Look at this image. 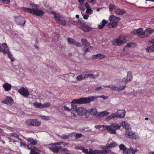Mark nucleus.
Here are the masks:
<instances>
[{"label":"nucleus","instance_id":"6e6552de","mask_svg":"<svg viewBox=\"0 0 154 154\" xmlns=\"http://www.w3.org/2000/svg\"><path fill=\"white\" fill-rule=\"evenodd\" d=\"M103 86L105 88H109L112 91H123L126 87L125 85H123L122 86H120V87L113 86L112 85H107L106 86Z\"/></svg>","mask_w":154,"mask_h":154},{"label":"nucleus","instance_id":"423d86ee","mask_svg":"<svg viewBox=\"0 0 154 154\" xmlns=\"http://www.w3.org/2000/svg\"><path fill=\"white\" fill-rule=\"evenodd\" d=\"M25 124L28 126H40L41 124V122L38 121L36 119H28L25 122Z\"/></svg>","mask_w":154,"mask_h":154},{"label":"nucleus","instance_id":"a18cd8bd","mask_svg":"<svg viewBox=\"0 0 154 154\" xmlns=\"http://www.w3.org/2000/svg\"><path fill=\"white\" fill-rule=\"evenodd\" d=\"M98 76H99L98 74L94 75L93 74H90L89 77H90L91 78L95 79V78L97 77H98Z\"/></svg>","mask_w":154,"mask_h":154},{"label":"nucleus","instance_id":"b1692460","mask_svg":"<svg viewBox=\"0 0 154 154\" xmlns=\"http://www.w3.org/2000/svg\"><path fill=\"white\" fill-rule=\"evenodd\" d=\"M100 150L98 149L95 150V152L96 154H106L109 152V150L106 149H102Z\"/></svg>","mask_w":154,"mask_h":154},{"label":"nucleus","instance_id":"4d7b16f0","mask_svg":"<svg viewBox=\"0 0 154 154\" xmlns=\"http://www.w3.org/2000/svg\"><path fill=\"white\" fill-rule=\"evenodd\" d=\"M110 115L111 116V118L112 119H114L116 117V113H112Z\"/></svg>","mask_w":154,"mask_h":154},{"label":"nucleus","instance_id":"cd10ccee","mask_svg":"<svg viewBox=\"0 0 154 154\" xmlns=\"http://www.w3.org/2000/svg\"><path fill=\"white\" fill-rule=\"evenodd\" d=\"M81 42L83 44V45L85 46H86L90 45V44L88 42L87 40L85 38H83L81 39Z\"/></svg>","mask_w":154,"mask_h":154},{"label":"nucleus","instance_id":"8fccbe9b","mask_svg":"<svg viewBox=\"0 0 154 154\" xmlns=\"http://www.w3.org/2000/svg\"><path fill=\"white\" fill-rule=\"evenodd\" d=\"M112 21V22H111V23L112 27L113 28L116 27L118 25V24L117 23L113 21Z\"/></svg>","mask_w":154,"mask_h":154},{"label":"nucleus","instance_id":"864d4df0","mask_svg":"<svg viewBox=\"0 0 154 154\" xmlns=\"http://www.w3.org/2000/svg\"><path fill=\"white\" fill-rule=\"evenodd\" d=\"M120 20V18L119 17H117L113 21L115 22H116L118 24L119 21Z\"/></svg>","mask_w":154,"mask_h":154},{"label":"nucleus","instance_id":"79ce46f5","mask_svg":"<svg viewBox=\"0 0 154 154\" xmlns=\"http://www.w3.org/2000/svg\"><path fill=\"white\" fill-rule=\"evenodd\" d=\"M119 148L122 150L124 151L125 149H126V146L123 144H121L119 146Z\"/></svg>","mask_w":154,"mask_h":154},{"label":"nucleus","instance_id":"4be33fe9","mask_svg":"<svg viewBox=\"0 0 154 154\" xmlns=\"http://www.w3.org/2000/svg\"><path fill=\"white\" fill-rule=\"evenodd\" d=\"M5 91H10L11 88V85L8 83H4L2 85Z\"/></svg>","mask_w":154,"mask_h":154},{"label":"nucleus","instance_id":"0e129e2a","mask_svg":"<svg viewBox=\"0 0 154 154\" xmlns=\"http://www.w3.org/2000/svg\"><path fill=\"white\" fill-rule=\"evenodd\" d=\"M93 58L94 59H96L98 58V54L96 55H94L92 56Z\"/></svg>","mask_w":154,"mask_h":154},{"label":"nucleus","instance_id":"680f3d73","mask_svg":"<svg viewBox=\"0 0 154 154\" xmlns=\"http://www.w3.org/2000/svg\"><path fill=\"white\" fill-rule=\"evenodd\" d=\"M112 25L111 22L110 21L107 24V26L109 28H111L112 27Z\"/></svg>","mask_w":154,"mask_h":154},{"label":"nucleus","instance_id":"c756f323","mask_svg":"<svg viewBox=\"0 0 154 154\" xmlns=\"http://www.w3.org/2000/svg\"><path fill=\"white\" fill-rule=\"evenodd\" d=\"M90 114L92 115L97 116V110L96 108H93L91 109L90 110Z\"/></svg>","mask_w":154,"mask_h":154},{"label":"nucleus","instance_id":"3c124183","mask_svg":"<svg viewBox=\"0 0 154 154\" xmlns=\"http://www.w3.org/2000/svg\"><path fill=\"white\" fill-rule=\"evenodd\" d=\"M89 154H96V152H95V150H93L92 149L90 148L89 149Z\"/></svg>","mask_w":154,"mask_h":154},{"label":"nucleus","instance_id":"ea45409f","mask_svg":"<svg viewBox=\"0 0 154 154\" xmlns=\"http://www.w3.org/2000/svg\"><path fill=\"white\" fill-rule=\"evenodd\" d=\"M93 10L90 8H87V10L86 11V13L88 14H93Z\"/></svg>","mask_w":154,"mask_h":154},{"label":"nucleus","instance_id":"5fc2aeb1","mask_svg":"<svg viewBox=\"0 0 154 154\" xmlns=\"http://www.w3.org/2000/svg\"><path fill=\"white\" fill-rule=\"evenodd\" d=\"M31 154H38V153L34 149H31L30 152Z\"/></svg>","mask_w":154,"mask_h":154},{"label":"nucleus","instance_id":"4468645a","mask_svg":"<svg viewBox=\"0 0 154 154\" xmlns=\"http://www.w3.org/2000/svg\"><path fill=\"white\" fill-rule=\"evenodd\" d=\"M3 53L4 54H7L8 57L10 59L11 62H13L15 60V58L14 57L13 55L11 53V51L10 50V49L8 48H6L4 51H3Z\"/></svg>","mask_w":154,"mask_h":154},{"label":"nucleus","instance_id":"ddd939ff","mask_svg":"<svg viewBox=\"0 0 154 154\" xmlns=\"http://www.w3.org/2000/svg\"><path fill=\"white\" fill-rule=\"evenodd\" d=\"M67 40L69 44L74 45L77 47H82V45L81 44L77 42L72 38H67Z\"/></svg>","mask_w":154,"mask_h":154},{"label":"nucleus","instance_id":"37998d69","mask_svg":"<svg viewBox=\"0 0 154 154\" xmlns=\"http://www.w3.org/2000/svg\"><path fill=\"white\" fill-rule=\"evenodd\" d=\"M130 150L132 154H135L137 150L135 149H134L132 147H131L130 148Z\"/></svg>","mask_w":154,"mask_h":154},{"label":"nucleus","instance_id":"58836bf2","mask_svg":"<svg viewBox=\"0 0 154 154\" xmlns=\"http://www.w3.org/2000/svg\"><path fill=\"white\" fill-rule=\"evenodd\" d=\"M80 99H74L72 101V103H73L74 104H81L80 101Z\"/></svg>","mask_w":154,"mask_h":154},{"label":"nucleus","instance_id":"f704fd0d","mask_svg":"<svg viewBox=\"0 0 154 154\" xmlns=\"http://www.w3.org/2000/svg\"><path fill=\"white\" fill-rule=\"evenodd\" d=\"M89 46H86L83 48V50L85 52L83 53V55H85L87 52H89L90 51L89 49Z\"/></svg>","mask_w":154,"mask_h":154},{"label":"nucleus","instance_id":"473e14b6","mask_svg":"<svg viewBox=\"0 0 154 154\" xmlns=\"http://www.w3.org/2000/svg\"><path fill=\"white\" fill-rule=\"evenodd\" d=\"M70 134L68 135H66L65 134H63L62 135H59V137L63 139H69L70 137Z\"/></svg>","mask_w":154,"mask_h":154},{"label":"nucleus","instance_id":"09e8293b","mask_svg":"<svg viewBox=\"0 0 154 154\" xmlns=\"http://www.w3.org/2000/svg\"><path fill=\"white\" fill-rule=\"evenodd\" d=\"M123 152L125 154H130V152L129 151V149H127L126 148V149H125V150L123 151Z\"/></svg>","mask_w":154,"mask_h":154},{"label":"nucleus","instance_id":"393cba45","mask_svg":"<svg viewBox=\"0 0 154 154\" xmlns=\"http://www.w3.org/2000/svg\"><path fill=\"white\" fill-rule=\"evenodd\" d=\"M115 12L117 14L122 15L124 13H126V12L124 9H117L115 10Z\"/></svg>","mask_w":154,"mask_h":154},{"label":"nucleus","instance_id":"f03ea898","mask_svg":"<svg viewBox=\"0 0 154 154\" xmlns=\"http://www.w3.org/2000/svg\"><path fill=\"white\" fill-rule=\"evenodd\" d=\"M29 7L32 8L22 7V9L25 12L32 13L33 15L38 16H42L44 14V12L43 11L37 9V6L35 4L31 3L29 5Z\"/></svg>","mask_w":154,"mask_h":154},{"label":"nucleus","instance_id":"603ef678","mask_svg":"<svg viewBox=\"0 0 154 154\" xmlns=\"http://www.w3.org/2000/svg\"><path fill=\"white\" fill-rule=\"evenodd\" d=\"M11 136H12L13 137H15L16 138H17L18 139H19V136L18 135V134H17L16 133H11Z\"/></svg>","mask_w":154,"mask_h":154},{"label":"nucleus","instance_id":"774afa93","mask_svg":"<svg viewBox=\"0 0 154 154\" xmlns=\"http://www.w3.org/2000/svg\"><path fill=\"white\" fill-rule=\"evenodd\" d=\"M42 118L43 119L45 120H48L49 118V117H46L44 116H42Z\"/></svg>","mask_w":154,"mask_h":154},{"label":"nucleus","instance_id":"6ab92c4d","mask_svg":"<svg viewBox=\"0 0 154 154\" xmlns=\"http://www.w3.org/2000/svg\"><path fill=\"white\" fill-rule=\"evenodd\" d=\"M86 110L84 108L80 107L76 109L75 111H76L78 115L82 116L85 115Z\"/></svg>","mask_w":154,"mask_h":154},{"label":"nucleus","instance_id":"6e6d98bb","mask_svg":"<svg viewBox=\"0 0 154 154\" xmlns=\"http://www.w3.org/2000/svg\"><path fill=\"white\" fill-rule=\"evenodd\" d=\"M83 147L82 146H76L75 147V149H76L78 150H82V149H83Z\"/></svg>","mask_w":154,"mask_h":154},{"label":"nucleus","instance_id":"20e7f679","mask_svg":"<svg viewBox=\"0 0 154 154\" xmlns=\"http://www.w3.org/2000/svg\"><path fill=\"white\" fill-rule=\"evenodd\" d=\"M50 13L54 15V19L58 24L63 26L66 25V21L63 16L53 11H51Z\"/></svg>","mask_w":154,"mask_h":154},{"label":"nucleus","instance_id":"72a5a7b5","mask_svg":"<svg viewBox=\"0 0 154 154\" xmlns=\"http://www.w3.org/2000/svg\"><path fill=\"white\" fill-rule=\"evenodd\" d=\"M33 106L34 107L37 108H42V104L41 103L35 102L33 103Z\"/></svg>","mask_w":154,"mask_h":154},{"label":"nucleus","instance_id":"7c9ffc66","mask_svg":"<svg viewBox=\"0 0 154 154\" xmlns=\"http://www.w3.org/2000/svg\"><path fill=\"white\" fill-rule=\"evenodd\" d=\"M72 134H74V136L75 137L76 139H78L80 138L81 137H83L84 136L81 133H77L75 132H73Z\"/></svg>","mask_w":154,"mask_h":154},{"label":"nucleus","instance_id":"a19ab883","mask_svg":"<svg viewBox=\"0 0 154 154\" xmlns=\"http://www.w3.org/2000/svg\"><path fill=\"white\" fill-rule=\"evenodd\" d=\"M76 79L78 81H82L84 79L83 76L82 75H79L76 77Z\"/></svg>","mask_w":154,"mask_h":154},{"label":"nucleus","instance_id":"a878e982","mask_svg":"<svg viewBox=\"0 0 154 154\" xmlns=\"http://www.w3.org/2000/svg\"><path fill=\"white\" fill-rule=\"evenodd\" d=\"M122 125L125 129L128 130L130 128V125H129L127 122L124 121L121 123Z\"/></svg>","mask_w":154,"mask_h":154},{"label":"nucleus","instance_id":"7ed1b4c3","mask_svg":"<svg viewBox=\"0 0 154 154\" xmlns=\"http://www.w3.org/2000/svg\"><path fill=\"white\" fill-rule=\"evenodd\" d=\"M127 40L126 37L121 35L117 38L113 39L112 41V45L115 46H120L126 42Z\"/></svg>","mask_w":154,"mask_h":154},{"label":"nucleus","instance_id":"1a4fd4ad","mask_svg":"<svg viewBox=\"0 0 154 154\" xmlns=\"http://www.w3.org/2000/svg\"><path fill=\"white\" fill-rule=\"evenodd\" d=\"M95 98L94 96L88 97L87 98H80L81 104L90 103V102L93 101Z\"/></svg>","mask_w":154,"mask_h":154},{"label":"nucleus","instance_id":"2eb2a0df","mask_svg":"<svg viewBox=\"0 0 154 154\" xmlns=\"http://www.w3.org/2000/svg\"><path fill=\"white\" fill-rule=\"evenodd\" d=\"M95 127L96 128L99 129L100 130H108V132L109 133V131H110L111 128H110V125H96L95 126Z\"/></svg>","mask_w":154,"mask_h":154},{"label":"nucleus","instance_id":"338daca9","mask_svg":"<svg viewBox=\"0 0 154 154\" xmlns=\"http://www.w3.org/2000/svg\"><path fill=\"white\" fill-rule=\"evenodd\" d=\"M64 109L68 111H70L71 110V109H70L69 108L67 107L66 106H64Z\"/></svg>","mask_w":154,"mask_h":154},{"label":"nucleus","instance_id":"de8ad7c7","mask_svg":"<svg viewBox=\"0 0 154 154\" xmlns=\"http://www.w3.org/2000/svg\"><path fill=\"white\" fill-rule=\"evenodd\" d=\"M98 58L103 59L105 57V56L101 54H98Z\"/></svg>","mask_w":154,"mask_h":154},{"label":"nucleus","instance_id":"c03bdc74","mask_svg":"<svg viewBox=\"0 0 154 154\" xmlns=\"http://www.w3.org/2000/svg\"><path fill=\"white\" fill-rule=\"evenodd\" d=\"M82 151V152H84L85 154H88L89 153V151H88V149H85L84 147H83Z\"/></svg>","mask_w":154,"mask_h":154},{"label":"nucleus","instance_id":"49530a36","mask_svg":"<svg viewBox=\"0 0 154 154\" xmlns=\"http://www.w3.org/2000/svg\"><path fill=\"white\" fill-rule=\"evenodd\" d=\"M116 17L114 15H111L109 18V20L110 21H113Z\"/></svg>","mask_w":154,"mask_h":154},{"label":"nucleus","instance_id":"39448f33","mask_svg":"<svg viewBox=\"0 0 154 154\" xmlns=\"http://www.w3.org/2000/svg\"><path fill=\"white\" fill-rule=\"evenodd\" d=\"M126 137L129 139L132 140H137L140 138L139 135L136 134L134 131L129 130L126 131L125 132Z\"/></svg>","mask_w":154,"mask_h":154},{"label":"nucleus","instance_id":"13d9d810","mask_svg":"<svg viewBox=\"0 0 154 154\" xmlns=\"http://www.w3.org/2000/svg\"><path fill=\"white\" fill-rule=\"evenodd\" d=\"M2 2H4L5 4H8L10 3V0H2Z\"/></svg>","mask_w":154,"mask_h":154},{"label":"nucleus","instance_id":"e2e57ef3","mask_svg":"<svg viewBox=\"0 0 154 154\" xmlns=\"http://www.w3.org/2000/svg\"><path fill=\"white\" fill-rule=\"evenodd\" d=\"M89 17V15H87V14H85L84 15H83V18L85 20H87L88 19Z\"/></svg>","mask_w":154,"mask_h":154},{"label":"nucleus","instance_id":"9b49d317","mask_svg":"<svg viewBox=\"0 0 154 154\" xmlns=\"http://www.w3.org/2000/svg\"><path fill=\"white\" fill-rule=\"evenodd\" d=\"M15 22L18 25H23V26H24V25L25 23V19L22 16H19L17 17H15Z\"/></svg>","mask_w":154,"mask_h":154},{"label":"nucleus","instance_id":"5701e85b","mask_svg":"<svg viewBox=\"0 0 154 154\" xmlns=\"http://www.w3.org/2000/svg\"><path fill=\"white\" fill-rule=\"evenodd\" d=\"M109 113L106 111L101 112L97 113L96 116L100 117H102L105 116H107L109 114Z\"/></svg>","mask_w":154,"mask_h":154},{"label":"nucleus","instance_id":"2f4dec72","mask_svg":"<svg viewBox=\"0 0 154 154\" xmlns=\"http://www.w3.org/2000/svg\"><path fill=\"white\" fill-rule=\"evenodd\" d=\"M61 149V147L57 146L54 147L52 149V151L55 153H57Z\"/></svg>","mask_w":154,"mask_h":154},{"label":"nucleus","instance_id":"f3484780","mask_svg":"<svg viewBox=\"0 0 154 154\" xmlns=\"http://www.w3.org/2000/svg\"><path fill=\"white\" fill-rule=\"evenodd\" d=\"M149 43L152 44V45L147 47L146 49V52H152L154 51V39H152L149 41Z\"/></svg>","mask_w":154,"mask_h":154},{"label":"nucleus","instance_id":"c85d7f7f","mask_svg":"<svg viewBox=\"0 0 154 154\" xmlns=\"http://www.w3.org/2000/svg\"><path fill=\"white\" fill-rule=\"evenodd\" d=\"M27 140L30 143V144L32 145H35L37 143V141H35L32 138H27Z\"/></svg>","mask_w":154,"mask_h":154},{"label":"nucleus","instance_id":"a211bd4d","mask_svg":"<svg viewBox=\"0 0 154 154\" xmlns=\"http://www.w3.org/2000/svg\"><path fill=\"white\" fill-rule=\"evenodd\" d=\"M125 112L124 110H119L116 112V117L117 118H123L125 117Z\"/></svg>","mask_w":154,"mask_h":154},{"label":"nucleus","instance_id":"bb28decb","mask_svg":"<svg viewBox=\"0 0 154 154\" xmlns=\"http://www.w3.org/2000/svg\"><path fill=\"white\" fill-rule=\"evenodd\" d=\"M108 21L104 19L103 20L101 23V24L98 25V28L99 29H102L105 26V24L107 23Z\"/></svg>","mask_w":154,"mask_h":154},{"label":"nucleus","instance_id":"052dcab7","mask_svg":"<svg viewBox=\"0 0 154 154\" xmlns=\"http://www.w3.org/2000/svg\"><path fill=\"white\" fill-rule=\"evenodd\" d=\"M59 47L60 48H62V49H65L66 48V45H61V44H60L59 46Z\"/></svg>","mask_w":154,"mask_h":154},{"label":"nucleus","instance_id":"9d476101","mask_svg":"<svg viewBox=\"0 0 154 154\" xmlns=\"http://www.w3.org/2000/svg\"><path fill=\"white\" fill-rule=\"evenodd\" d=\"M133 75L132 74V72L131 71L128 72H127V75L126 78H124L122 80L121 82L125 83V85L128 82H130L132 79Z\"/></svg>","mask_w":154,"mask_h":154},{"label":"nucleus","instance_id":"e433bc0d","mask_svg":"<svg viewBox=\"0 0 154 154\" xmlns=\"http://www.w3.org/2000/svg\"><path fill=\"white\" fill-rule=\"evenodd\" d=\"M116 8V6L115 5L112 4H110L109 5V9L110 11H112L113 10Z\"/></svg>","mask_w":154,"mask_h":154},{"label":"nucleus","instance_id":"bf43d9fd","mask_svg":"<svg viewBox=\"0 0 154 154\" xmlns=\"http://www.w3.org/2000/svg\"><path fill=\"white\" fill-rule=\"evenodd\" d=\"M88 2L94 5L96 3V2L95 0H88Z\"/></svg>","mask_w":154,"mask_h":154},{"label":"nucleus","instance_id":"dca6fc26","mask_svg":"<svg viewBox=\"0 0 154 154\" xmlns=\"http://www.w3.org/2000/svg\"><path fill=\"white\" fill-rule=\"evenodd\" d=\"M14 102L12 98L10 96L6 97L2 101V103L11 105Z\"/></svg>","mask_w":154,"mask_h":154},{"label":"nucleus","instance_id":"aec40b11","mask_svg":"<svg viewBox=\"0 0 154 154\" xmlns=\"http://www.w3.org/2000/svg\"><path fill=\"white\" fill-rule=\"evenodd\" d=\"M118 146L116 143L115 142H113L109 144L107 146H103L102 148V149H109L110 148H114Z\"/></svg>","mask_w":154,"mask_h":154},{"label":"nucleus","instance_id":"412c9836","mask_svg":"<svg viewBox=\"0 0 154 154\" xmlns=\"http://www.w3.org/2000/svg\"><path fill=\"white\" fill-rule=\"evenodd\" d=\"M79 28L84 32H88L91 29V27L85 24H82L80 26Z\"/></svg>","mask_w":154,"mask_h":154},{"label":"nucleus","instance_id":"0eeeda50","mask_svg":"<svg viewBox=\"0 0 154 154\" xmlns=\"http://www.w3.org/2000/svg\"><path fill=\"white\" fill-rule=\"evenodd\" d=\"M121 126V123L120 125L116 123H111L110 125L111 129L109 133L111 134H116V130L119 129Z\"/></svg>","mask_w":154,"mask_h":154},{"label":"nucleus","instance_id":"f257e3e1","mask_svg":"<svg viewBox=\"0 0 154 154\" xmlns=\"http://www.w3.org/2000/svg\"><path fill=\"white\" fill-rule=\"evenodd\" d=\"M154 31V30L150 28H147L144 31L142 28H139L134 29L131 32L132 35L137 34L138 37L141 38H145L149 36Z\"/></svg>","mask_w":154,"mask_h":154},{"label":"nucleus","instance_id":"4c0bfd02","mask_svg":"<svg viewBox=\"0 0 154 154\" xmlns=\"http://www.w3.org/2000/svg\"><path fill=\"white\" fill-rule=\"evenodd\" d=\"M51 106V103L49 102H47L42 104V108H47Z\"/></svg>","mask_w":154,"mask_h":154},{"label":"nucleus","instance_id":"69168bd1","mask_svg":"<svg viewBox=\"0 0 154 154\" xmlns=\"http://www.w3.org/2000/svg\"><path fill=\"white\" fill-rule=\"evenodd\" d=\"M89 76H90V74L85 75H84V76L83 77L84 79H86V78H88V77H89Z\"/></svg>","mask_w":154,"mask_h":154},{"label":"nucleus","instance_id":"f8f14e48","mask_svg":"<svg viewBox=\"0 0 154 154\" xmlns=\"http://www.w3.org/2000/svg\"><path fill=\"white\" fill-rule=\"evenodd\" d=\"M18 92L20 94L26 97H27L29 95V93L28 89L23 87L21 88L18 91Z\"/></svg>","mask_w":154,"mask_h":154},{"label":"nucleus","instance_id":"c9c22d12","mask_svg":"<svg viewBox=\"0 0 154 154\" xmlns=\"http://www.w3.org/2000/svg\"><path fill=\"white\" fill-rule=\"evenodd\" d=\"M71 106L72 108L71 109V110L73 111H75V110L77 109V106L76 105L73 103H72V102H71Z\"/></svg>","mask_w":154,"mask_h":154}]
</instances>
